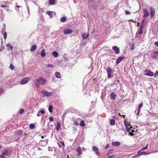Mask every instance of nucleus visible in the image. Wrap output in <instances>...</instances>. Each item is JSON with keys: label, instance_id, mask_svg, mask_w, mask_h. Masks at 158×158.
I'll use <instances>...</instances> for the list:
<instances>
[{"label": "nucleus", "instance_id": "393cba45", "mask_svg": "<svg viewBox=\"0 0 158 158\" xmlns=\"http://www.w3.org/2000/svg\"><path fill=\"white\" fill-rule=\"evenodd\" d=\"M6 46L8 47L7 49L8 50H10L12 51L13 49V46L12 45H10V44H7L6 45Z\"/></svg>", "mask_w": 158, "mask_h": 158}, {"label": "nucleus", "instance_id": "412c9836", "mask_svg": "<svg viewBox=\"0 0 158 158\" xmlns=\"http://www.w3.org/2000/svg\"><path fill=\"white\" fill-rule=\"evenodd\" d=\"M114 76L113 72H112L111 69L109 68V78L113 77Z\"/></svg>", "mask_w": 158, "mask_h": 158}, {"label": "nucleus", "instance_id": "c756f323", "mask_svg": "<svg viewBox=\"0 0 158 158\" xmlns=\"http://www.w3.org/2000/svg\"><path fill=\"white\" fill-rule=\"evenodd\" d=\"M52 54L54 57H57L58 56V54L56 51H53L52 52Z\"/></svg>", "mask_w": 158, "mask_h": 158}, {"label": "nucleus", "instance_id": "58836bf2", "mask_svg": "<svg viewBox=\"0 0 158 158\" xmlns=\"http://www.w3.org/2000/svg\"><path fill=\"white\" fill-rule=\"evenodd\" d=\"M80 125L82 127H84L85 126V123L84 121L82 120L81 121Z\"/></svg>", "mask_w": 158, "mask_h": 158}, {"label": "nucleus", "instance_id": "b1692460", "mask_svg": "<svg viewBox=\"0 0 158 158\" xmlns=\"http://www.w3.org/2000/svg\"><path fill=\"white\" fill-rule=\"evenodd\" d=\"M36 45L35 44H34L31 46L30 50L31 52L34 51L35 50V49H36Z\"/></svg>", "mask_w": 158, "mask_h": 158}, {"label": "nucleus", "instance_id": "3c124183", "mask_svg": "<svg viewBox=\"0 0 158 158\" xmlns=\"http://www.w3.org/2000/svg\"><path fill=\"white\" fill-rule=\"evenodd\" d=\"M145 20L144 19H143L142 21L141 22V25H143V26H144L143 25V24H144V22L145 21Z\"/></svg>", "mask_w": 158, "mask_h": 158}, {"label": "nucleus", "instance_id": "6e6d98bb", "mask_svg": "<svg viewBox=\"0 0 158 158\" xmlns=\"http://www.w3.org/2000/svg\"><path fill=\"white\" fill-rule=\"evenodd\" d=\"M154 44L156 46L158 47V42H155Z\"/></svg>", "mask_w": 158, "mask_h": 158}, {"label": "nucleus", "instance_id": "aec40b11", "mask_svg": "<svg viewBox=\"0 0 158 158\" xmlns=\"http://www.w3.org/2000/svg\"><path fill=\"white\" fill-rule=\"evenodd\" d=\"M76 149H77V151L78 152V155H80L82 153V152H81V148L80 147V146L78 147Z\"/></svg>", "mask_w": 158, "mask_h": 158}, {"label": "nucleus", "instance_id": "f8f14e48", "mask_svg": "<svg viewBox=\"0 0 158 158\" xmlns=\"http://www.w3.org/2000/svg\"><path fill=\"white\" fill-rule=\"evenodd\" d=\"M116 97L117 95L114 93H112L110 94V98L113 100H115Z\"/></svg>", "mask_w": 158, "mask_h": 158}, {"label": "nucleus", "instance_id": "37998d69", "mask_svg": "<svg viewBox=\"0 0 158 158\" xmlns=\"http://www.w3.org/2000/svg\"><path fill=\"white\" fill-rule=\"evenodd\" d=\"M49 120L50 122H52L53 121V118L52 117H49Z\"/></svg>", "mask_w": 158, "mask_h": 158}, {"label": "nucleus", "instance_id": "4468645a", "mask_svg": "<svg viewBox=\"0 0 158 158\" xmlns=\"http://www.w3.org/2000/svg\"><path fill=\"white\" fill-rule=\"evenodd\" d=\"M125 58L124 57H119L116 60V63L117 64H119L121 61Z\"/></svg>", "mask_w": 158, "mask_h": 158}, {"label": "nucleus", "instance_id": "c9c22d12", "mask_svg": "<svg viewBox=\"0 0 158 158\" xmlns=\"http://www.w3.org/2000/svg\"><path fill=\"white\" fill-rule=\"evenodd\" d=\"M128 124V123L126 121H124V125L126 127L130 126V125H131L130 124Z\"/></svg>", "mask_w": 158, "mask_h": 158}, {"label": "nucleus", "instance_id": "f3484780", "mask_svg": "<svg viewBox=\"0 0 158 158\" xmlns=\"http://www.w3.org/2000/svg\"><path fill=\"white\" fill-rule=\"evenodd\" d=\"M144 28V26L141 25L139 30V34L141 35L143 34V30Z\"/></svg>", "mask_w": 158, "mask_h": 158}, {"label": "nucleus", "instance_id": "2f4dec72", "mask_svg": "<svg viewBox=\"0 0 158 158\" xmlns=\"http://www.w3.org/2000/svg\"><path fill=\"white\" fill-rule=\"evenodd\" d=\"M55 0H49V3L50 5H53L55 4Z\"/></svg>", "mask_w": 158, "mask_h": 158}, {"label": "nucleus", "instance_id": "423d86ee", "mask_svg": "<svg viewBox=\"0 0 158 158\" xmlns=\"http://www.w3.org/2000/svg\"><path fill=\"white\" fill-rule=\"evenodd\" d=\"M48 139L44 140H41L39 143V144L41 146H44L48 143Z\"/></svg>", "mask_w": 158, "mask_h": 158}, {"label": "nucleus", "instance_id": "1a4fd4ad", "mask_svg": "<svg viewBox=\"0 0 158 158\" xmlns=\"http://www.w3.org/2000/svg\"><path fill=\"white\" fill-rule=\"evenodd\" d=\"M73 31L70 29H66L64 31V33L65 35L70 34Z\"/></svg>", "mask_w": 158, "mask_h": 158}, {"label": "nucleus", "instance_id": "cd10ccee", "mask_svg": "<svg viewBox=\"0 0 158 158\" xmlns=\"http://www.w3.org/2000/svg\"><path fill=\"white\" fill-rule=\"evenodd\" d=\"M143 106V103H141L140 105L138 107V113L136 114V115H139V112L140 110V108Z\"/></svg>", "mask_w": 158, "mask_h": 158}, {"label": "nucleus", "instance_id": "20e7f679", "mask_svg": "<svg viewBox=\"0 0 158 158\" xmlns=\"http://www.w3.org/2000/svg\"><path fill=\"white\" fill-rule=\"evenodd\" d=\"M30 78L29 77H26L22 79L20 82V85H24L27 83L29 80Z\"/></svg>", "mask_w": 158, "mask_h": 158}, {"label": "nucleus", "instance_id": "de8ad7c7", "mask_svg": "<svg viewBox=\"0 0 158 158\" xmlns=\"http://www.w3.org/2000/svg\"><path fill=\"white\" fill-rule=\"evenodd\" d=\"M125 14L127 15H130L131 14V13L128 10H126Z\"/></svg>", "mask_w": 158, "mask_h": 158}, {"label": "nucleus", "instance_id": "9d476101", "mask_svg": "<svg viewBox=\"0 0 158 158\" xmlns=\"http://www.w3.org/2000/svg\"><path fill=\"white\" fill-rule=\"evenodd\" d=\"M1 33L3 35V38L5 40L6 39L7 34L6 32V29L5 27H3L1 31Z\"/></svg>", "mask_w": 158, "mask_h": 158}, {"label": "nucleus", "instance_id": "603ef678", "mask_svg": "<svg viewBox=\"0 0 158 158\" xmlns=\"http://www.w3.org/2000/svg\"><path fill=\"white\" fill-rule=\"evenodd\" d=\"M1 7L3 8H6V7H8V6L6 5H1Z\"/></svg>", "mask_w": 158, "mask_h": 158}, {"label": "nucleus", "instance_id": "79ce46f5", "mask_svg": "<svg viewBox=\"0 0 158 158\" xmlns=\"http://www.w3.org/2000/svg\"><path fill=\"white\" fill-rule=\"evenodd\" d=\"M158 76V71L157 70L156 71L155 73V74L154 75V77H156Z\"/></svg>", "mask_w": 158, "mask_h": 158}, {"label": "nucleus", "instance_id": "8fccbe9b", "mask_svg": "<svg viewBox=\"0 0 158 158\" xmlns=\"http://www.w3.org/2000/svg\"><path fill=\"white\" fill-rule=\"evenodd\" d=\"M148 145V144H147V145L145 147L143 148L141 150L142 151L144 150L145 149L147 148Z\"/></svg>", "mask_w": 158, "mask_h": 158}, {"label": "nucleus", "instance_id": "bb28decb", "mask_svg": "<svg viewBox=\"0 0 158 158\" xmlns=\"http://www.w3.org/2000/svg\"><path fill=\"white\" fill-rule=\"evenodd\" d=\"M89 35L88 34H86L85 33L84 34H82V37L84 39H86L89 36Z\"/></svg>", "mask_w": 158, "mask_h": 158}, {"label": "nucleus", "instance_id": "ddd939ff", "mask_svg": "<svg viewBox=\"0 0 158 158\" xmlns=\"http://www.w3.org/2000/svg\"><path fill=\"white\" fill-rule=\"evenodd\" d=\"M143 12L144 13V14L143 15L144 17H147L149 16V13L148 12L146 8H145L143 10Z\"/></svg>", "mask_w": 158, "mask_h": 158}, {"label": "nucleus", "instance_id": "c03bdc74", "mask_svg": "<svg viewBox=\"0 0 158 158\" xmlns=\"http://www.w3.org/2000/svg\"><path fill=\"white\" fill-rule=\"evenodd\" d=\"M157 57L156 54L154 53H154L152 55V58L153 59H156Z\"/></svg>", "mask_w": 158, "mask_h": 158}, {"label": "nucleus", "instance_id": "49530a36", "mask_svg": "<svg viewBox=\"0 0 158 158\" xmlns=\"http://www.w3.org/2000/svg\"><path fill=\"white\" fill-rule=\"evenodd\" d=\"M106 71H107V77H109V67H108L106 69Z\"/></svg>", "mask_w": 158, "mask_h": 158}, {"label": "nucleus", "instance_id": "2eb2a0df", "mask_svg": "<svg viewBox=\"0 0 158 158\" xmlns=\"http://www.w3.org/2000/svg\"><path fill=\"white\" fill-rule=\"evenodd\" d=\"M126 128L127 131L128 132H130V131H132V132H134L135 131L134 130H131V129L133 128L131 126H130V127H129V126L127 127H126Z\"/></svg>", "mask_w": 158, "mask_h": 158}, {"label": "nucleus", "instance_id": "a211bd4d", "mask_svg": "<svg viewBox=\"0 0 158 158\" xmlns=\"http://www.w3.org/2000/svg\"><path fill=\"white\" fill-rule=\"evenodd\" d=\"M106 95V93L104 91H102V95L101 96V98L103 102L104 103H105V101L104 100V98Z\"/></svg>", "mask_w": 158, "mask_h": 158}, {"label": "nucleus", "instance_id": "4be33fe9", "mask_svg": "<svg viewBox=\"0 0 158 158\" xmlns=\"http://www.w3.org/2000/svg\"><path fill=\"white\" fill-rule=\"evenodd\" d=\"M46 14L48 15L50 18H52L53 17V12L51 11H47Z\"/></svg>", "mask_w": 158, "mask_h": 158}, {"label": "nucleus", "instance_id": "4d7b16f0", "mask_svg": "<svg viewBox=\"0 0 158 158\" xmlns=\"http://www.w3.org/2000/svg\"><path fill=\"white\" fill-rule=\"evenodd\" d=\"M129 21H131L133 23H136L135 21H134V20L132 19H130Z\"/></svg>", "mask_w": 158, "mask_h": 158}, {"label": "nucleus", "instance_id": "473e14b6", "mask_svg": "<svg viewBox=\"0 0 158 158\" xmlns=\"http://www.w3.org/2000/svg\"><path fill=\"white\" fill-rule=\"evenodd\" d=\"M110 123L111 125H114L115 123V120L114 119H112L110 120Z\"/></svg>", "mask_w": 158, "mask_h": 158}, {"label": "nucleus", "instance_id": "c85d7f7f", "mask_svg": "<svg viewBox=\"0 0 158 158\" xmlns=\"http://www.w3.org/2000/svg\"><path fill=\"white\" fill-rule=\"evenodd\" d=\"M67 20L66 18L65 17H63L60 19V21L61 22H64Z\"/></svg>", "mask_w": 158, "mask_h": 158}, {"label": "nucleus", "instance_id": "9b49d317", "mask_svg": "<svg viewBox=\"0 0 158 158\" xmlns=\"http://www.w3.org/2000/svg\"><path fill=\"white\" fill-rule=\"evenodd\" d=\"M113 50L115 52L116 54H118L119 53V48L116 46H114L113 47Z\"/></svg>", "mask_w": 158, "mask_h": 158}, {"label": "nucleus", "instance_id": "0eeeda50", "mask_svg": "<svg viewBox=\"0 0 158 158\" xmlns=\"http://www.w3.org/2000/svg\"><path fill=\"white\" fill-rule=\"evenodd\" d=\"M144 73L145 75L151 77L152 76L154 75L153 72L148 69H145L144 70Z\"/></svg>", "mask_w": 158, "mask_h": 158}, {"label": "nucleus", "instance_id": "f03ea898", "mask_svg": "<svg viewBox=\"0 0 158 158\" xmlns=\"http://www.w3.org/2000/svg\"><path fill=\"white\" fill-rule=\"evenodd\" d=\"M41 93L44 95L45 96L49 97L52 95V92H48L46 90H42Z\"/></svg>", "mask_w": 158, "mask_h": 158}, {"label": "nucleus", "instance_id": "13d9d810", "mask_svg": "<svg viewBox=\"0 0 158 158\" xmlns=\"http://www.w3.org/2000/svg\"><path fill=\"white\" fill-rule=\"evenodd\" d=\"M48 150L49 151H51L52 150V148L51 147H48Z\"/></svg>", "mask_w": 158, "mask_h": 158}, {"label": "nucleus", "instance_id": "864d4df0", "mask_svg": "<svg viewBox=\"0 0 158 158\" xmlns=\"http://www.w3.org/2000/svg\"><path fill=\"white\" fill-rule=\"evenodd\" d=\"M41 115V113H40V112L38 111V113L37 114V116H40Z\"/></svg>", "mask_w": 158, "mask_h": 158}, {"label": "nucleus", "instance_id": "680f3d73", "mask_svg": "<svg viewBox=\"0 0 158 158\" xmlns=\"http://www.w3.org/2000/svg\"><path fill=\"white\" fill-rule=\"evenodd\" d=\"M115 156L114 155H112V156H110L109 155V158H111L112 157H114Z\"/></svg>", "mask_w": 158, "mask_h": 158}, {"label": "nucleus", "instance_id": "6e6552de", "mask_svg": "<svg viewBox=\"0 0 158 158\" xmlns=\"http://www.w3.org/2000/svg\"><path fill=\"white\" fill-rule=\"evenodd\" d=\"M155 13V9L153 7H151L150 8V15L151 18H152L154 17Z\"/></svg>", "mask_w": 158, "mask_h": 158}, {"label": "nucleus", "instance_id": "7ed1b4c3", "mask_svg": "<svg viewBox=\"0 0 158 158\" xmlns=\"http://www.w3.org/2000/svg\"><path fill=\"white\" fill-rule=\"evenodd\" d=\"M2 155L4 156H9L10 155L9 150L7 149H5L2 150Z\"/></svg>", "mask_w": 158, "mask_h": 158}, {"label": "nucleus", "instance_id": "6ab92c4d", "mask_svg": "<svg viewBox=\"0 0 158 158\" xmlns=\"http://www.w3.org/2000/svg\"><path fill=\"white\" fill-rule=\"evenodd\" d=\"M23 133V131L22 130L16 131V134L19 136L20 137L22 136Z\"/></svg>", "mask_w": 158, "mask_h": 158}, {"label": "nucleus", "instance_id": "a19ab883", "mask_svg": "<svg viewBox=\"0 0 158 158\" xmlns=\"http://www.w3.org/2000/svg\"><path fill=\"white\" fill-rule=\"evenodd\" d=\"M24 111V110L23 109H20L19 111V112L20 114H22Z\"/></svg>", "mask_w": 158, "mask_h": 158}, {"label": "nucleus", "instance_id": "4c0bfd02", "mask_svg": "<svg viewBox=\"0 0 158 158\" xmlns=\"http://www.w3.org/2000/svg\"><path fill=\"white\" fill-rule=\"evenodd\" d=\"M54 66L52 64H49L47 65V67L53 68Z\"/></svg>", "mask_w": 158, "mask_h": 158}, {"label": "nucleus", "instance_id": "7c9ffc66", "mask_svg": "<svg viewBox=\"0 0 158 158\" xmlns=\"http://www.w3.org/2000/svg\"><path fill=\"white\" fill-rule=\"evenodd\" d=\"M61 127L60 124L59 122H58L57 123V125L56 127V130H58L60 129Z\"/></svg>", "mask_w": 158, "mask_h": 158}, {"label": "nucleus", "instance_id": "09e8293b", "mask_svg": "<svg viewBox=\"0 0 158 158\" xmlns=\"http://www.w3.org/2000/svg\"><path fill=\"white\" fill-rule=\"evenodd\" d=\"M27 12L28 13V14L30 15V10L28 6V5L27 6Z\"/></svg>", "mask_w": 158, "mask_h": 158}, {"label": "nucleus", "instance_id": "69168bd1", "mask_svg": "<svg viewBox=\"0 0 158 158\" xmlns=\"http://www.w3.org/2000/svg\"><path fill=\"white\" fill-rule=\"evenodd\" d=\"M113 150H112V149H109V153L111 152Z\"/></svg>", "mask_w": 158, "mask_h": 158}, {"label": "nucleus", "instance_id": "39448f33", "mask_svg": "<svg viewBox=\"0 0 158 158\" xmlns=\"http://www.w3.org/2000/svg\"><path fill=\"white\" fill-rule=\"evenodd\" d=\"M92 150L95 152L96 155L99 156L100 155V153L99 152V149L96 146H93L92 148Z\"/></svg>", "mask_w": 158, "mask_h": 158}, {"label": "nucleus", "instance_id": "e2e57ef3", "mask_svg": "<svg viewBox=\"0 0 158 158\" xmlns=\"http://www.w3.org/2000/svg\"><path fill=\"white\" fill-rule=\"evenodd\" d=\"M154 53L158 56V51L155 52Z\"/></svg>", "mask_w": 158, "mask_h": 158}, {"label": "nucleus", "instance_id": "f257e3e1", "mask_svg": "<svg viewBox=\"0 0 158 158\" xmlns=\"http://www.w3.org/2000/svg\"><path fill=\"white\" fill-rule=\"evenodd\" d=\"M38 83L41 85H44L46 82L47 81L45 79L43 78L42 77H40L37 79Z\"/></svg>", "mask_w": 158, "mask_h": 158}, {"label": "nucleus", "instance_id": "bf43d9fd", "mask_svg": "<svg viewBox=\"0 0 158 158\" xmlns=\"http://www.w3.org/2000/svg\"><path fill=\"white\" fill-rule=\"evenodd\" d=\"M146 153H147V152H142L140 153V154L141 155H143L144 154H146Z\"/></svg>", "mask_w": 158, "mask_h": 158}, {"label": "nucleus", "instance_id": "a878e982", "mask_svg": "<svg viewBox=\"0 0 158 158\" xmlns=\"http://www.w3.org/2000/svg\"><path fill=\"white\" fill-rule=\"evenodd\" d=\"M45 50L42 49L40 55L42 57H44L46 55V53L45 52Z\"/></svg>", "mask_w": 158, "mask_h": 158}, {"label": "nucleus", "instance_id": "5fc2aeb1", "mask_svg": "<svg viewBox=\"0 0 158 158\" xmlns=\"http://www.w3.org/2000/svg\"><path fill=\"white\" fill-rule=\"evenodd\" d=\"M129 135H130V136H133L134 135V134L132 133H131V132H129Z\"/></svg>", "mask_w": 158, "mask_h": 158}, {"label": "nucleus", "instance_id": "a18cd8bd", "mask_svg": "<svg viewBox=\"0 0 158 158\" xmlns=\"http://www.w3.org/2000/svg\"><path fill=\"white\" fill-rule=\"evenodd\" d=\"M134 44H132V45H131V50H134Z\"/></svg>", "mask_w": 158, "mask_h": 158}, {"label": "nucleus", "instance_id": "5701e85b", "mask_svg": "<svg viewBox=\"0 0 158 158\" xmlns=\"http://www.w3.org/2000/svg\"><path fill=\"white\" fill-rule=\"evenodd\" d=\"M55 75L56 77L57 78H61V75L60 73L59 72H56L55 73Z\"/></svg>", "mask_w": 158, "mask_h": 158}, {"label": "nucleus", "instance_id": "dca6fc26", "mask_svg": "<svg viewBox=\"0 0 158 158\" xmlns=\"http://www.w3.org/2000/svg\"><path fill=\"white\" fill-rule=\"evenodd\" d=\"M111 144L112 146H118L120 145L121 143L118 141H115L111 143Z\"/></svg>", "mask_w": 158, "mask_h": 158}, {"label": "nucleus", "instance_id": "72a5a7b5", "mask_svg": "<svg viewBox=\"0 0 158 158\" xmlns=\"http://www.w3.org/2000/svg\"><path fill=\"white\" fill-rule=\"evenodd\" d=\"M53 107L52 106L50 105L48 107V110L50 113H52L53 111Z\"/></svg>", "mask_w": 158, "mask_h": 158}, {"label": "nucleus", "instance_id": "f704fd0d", "mask_svg": "<svg viewBox=\"0 0 158 158\" xmlns=\"http://www.w3.org/2000/svg\"><path fill=\"white\" fill-rule=\"evenodd\" d=\"M29 127L31 129H33L35 128V126L34 124L31 123L30 124Z\"/></svg>", "mask_w": 158, "mask_h": 158}, {"label": "nucleus", "instance_id": "052dcab7", "mask_svg": "<svg viewBox=\"0 0 158 158\" xmlns=\"http://www.w3.org/2000/svg\"><path fill=\"white\" fill-rule=\"evenodd\" d=\"M108 147H109V144H107L106 145V146L105 147V149H106L108 148Z\"/></svg>", "mask_w": 158, "mask_h": 158}, {"label": "nucleus", "instance_id": "774afa93", "mask_svg": "<svg viewBox=\"0 0 158 158\" xmlns=\"http://www.w3.org/2000/svg\"><path fill=\"white\" fill-rule=\"evenodd\" d=\"M109 153L108 152L106 153V156L109 157Z\"/></svg>", "mask_w": 158, "mask_h": 158}, {"label": "nucleus", "instance_id": "e433bc0d", "mask_svg": "<svg viewBox=\"0 0 158 158\" xmlns=\"http://www.w3.org/2000/svg\"><path fill=\"white\" fill-rule=\"evenodd\" d=\"M10 68L11 70H13L14 69V66L12 64H10Z\"/></svg>", "mask_w": 158, "mask_h": 158}, {"label": "nucleus", "instance_id": "338daca9", "mask_svg": "<svg viewBox=\"0 0 158 158\" xmlns=\"http://www.w3.org/2000/svg\"><path fill=\"white\" fill-rule=\"evenodd\" d=\"M58 143V145L59 146L60 148H61V145L59 143Z\"/></svg>", "mask_w": 158, "mask_h": 158}, {"label": "nucleus", "instance_id": "ea45409f", "mask_svg": "<svg viewBox=\"0 0 158 158\" xmlns=\"http://www.w3.org/2000/svg\"><path fill=\"white\" fill-rule=\"evenodd\" d=\"M40 113L42 114H44L45 113V111L44 110H39V111Z\"/></svg>", "mask_w": 158, "mask_h": 158}, {"label": "nucleus", "instance_id": "0e129e2a", "mask_svg": "<svg viewBox=\"0 0 158 158\" xmlns=\"http://www.w3.org/2000/svg\"><path fill=\"white\" fill-rule=\"evenodd\" d=\"M61 143L63 145V146H65V144H64V142H61Z\"/></svg>", "mask_w": 158, "mask_h": 158}]
</instances>
